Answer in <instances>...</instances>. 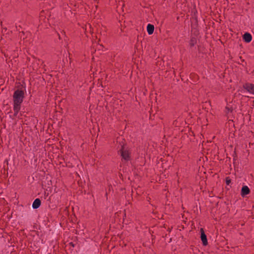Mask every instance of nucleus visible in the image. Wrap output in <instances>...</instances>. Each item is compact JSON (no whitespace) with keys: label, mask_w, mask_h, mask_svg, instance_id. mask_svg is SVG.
<instances>
[{"label":"nucleus","mask_w":254,"mask_h":254,"mask_svg":"<svg viewBox=\"0 0 254 254\" xmlns=\"http://www.w3.org/2000/svg\"><path fill=\"white\" fill-rule=\"evenodd\" d=\"M24 97V91L20 90H16L13 95V110L14 115L17 116L21 109V104Z\"/></svg>","instance_id":"nucleus-1"},{"label":"nucleus","mask_w":254,"mask_h":254,"mask_svg":"<svg viewBox=\"0 0 254 254\" xmlns=\"http://www.w3.org/2000/svg\"><path fill=\"white\" fill-rule=\"evenodd\" d=\"M121 155L124 159L128 160L129 159V153L128 151L125 149V147L122 146L121 150Z\"/></svg>","instance_id":"nucleus-2"},{"label":"nucleus","mask_w":254,"mask_h":254,"mask_svg":"<svg viewBox=\"0 0 254 254\" xmlns=\"http://www.w3.org/2000/svg\"><path fill=\"white\" fill-rule=\"evenodd\" d=\"M244 88L250 93L254 94V85L252 84H246Z\"/></svg>","instance_id":"nucleus-3"},{"label":"nucleus","mask_w":254,"mask_h":254,"mask_svg":"<svg viewBox=\"0 0 254 254\" xmlns=\"http://www.w3.org/2000/svg\"><path fill=\"white\" fill-rule=\"evenodd\" d=\"M201 240L203 245L206 246L207 244V240L206 238V236L205 234L203 229H201Z\"/></svg>","instance_id":"nucleus-4"},{"label":"nucleus","mask_w":254,"mask_h":254,"mask_svg":"<svg viewBox=\"0 0 254 254\" xmlns=\"http://www.w3.org/2000/svg\"><path fill=\"white\" fill-rule=\"evenodd\" d=\"M250 192V190L249 188L246 186H243L241 190V195L242 196H244L246 195H247Z\"/></svg>","instance_id":"nucleus-5"},{"label":"nucleus","mask_w":254,"mask_h":254,"mask_svg":"<svg viewBox=\"0 0 254 254\" xmlns=\"http://www.w3.org/2000/svg\"><path fill=\"white\" fill-rule=\"evenodd\" d=\"M41 205V200L39 198H36L32 204V207L34 209H37L40 207Z\"/></svg>","instance_id":"nucleus-6"},{"label":"nucleus","mask_w":254,"mask_h":254,"mask_svg":"<svg viewBox=\"0 0 254 254\" xmlns=\"http://www.w3.org/2000/svg\"><path fill=\"white\" fill-rule=\"evenodd\" d=\"M243 39L245 42L249 43L251 41L252 37L250 33H246L243 36Z\"/></svg>","instance_id":"nucleus-7"},{"label":"nucleus","mask_w":254,"mask_h":254,"mask_svg":"<svg viewBox=\"0 0 254 254\" xmlns=\"http://www.w3.org/2000/svg\"><path fill=\"white\" fill-rule=\"evenodd\" d=\"M154 27L151 24H148L147 26V31L149 35H151L153 33Z\"/></svg>","instance_id":"nucleus-8"},{"label":"nucleus","mask_w":254,"mask_h":254,"mask_svg":"<svg viewBox=\"0 0 254 254\" xmlns=\"http://www.w3.org/2000/svg\"><path fill=\"white\" fill-rule=\"evenodd\" d=\"M233 108L230 104H227L226 107V112L227 114H229L233 111Z\"/></svg>","instance_id":"nucleus-9"},{"label":"nucleus","mask_w":254,"mask_h":254,"mask_svg":"<svg viewBox=\"0 0 254 254\" xmlns=\"http://www.w3.org/2000/svg\"><path fill=\"white\" fill-rule=\"evenodd\" d=\"M195 43V39H192L191 41L190 44L191 46H193Z\"/></svg>","instance_id":"nucleus-10"},{"label":"nucleus","mask_w":254,"mask_h":254,"mask_svg":"<svg viewBox=\"0 0 254 254\" xmlns=\"http://www.w3.org/2000/svg\"><path fill=\"white\" fill-rule=\"evenodd\" d=\"M229 182H230L229 181H227V184H229Z\"/></svg>","instance_id":"nucleus-11"}]
</instances>
